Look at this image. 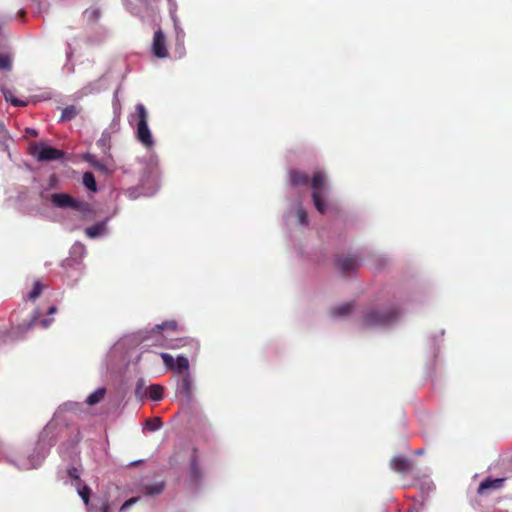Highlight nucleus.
Returning a JSON list of instances; mask_svg holds the SVG:
<instances>
[{
    "instance_id": "obj_31",
    "label": "nucleus",
    "mask_w": 512,
    "mask_h": 512,
    "mask_svg": "<svg viewBox=\"0 0 512 512\" xmlns=\"http://www.w3.org/2000/svg\"><path fill=\"white\" fill-rule=\"evenodd\" d=\"M139 500V497H132L130 499H128L127 501H125L121 508H120V511H125L126 509H128L130 506H132L134 503H136L137 501Z\"/></svg>"
},
{
    "instance_id": "obj_22",
    "label": "nucleus",
    "mask_w": 512,
    "mask_h": 512,
    "mask_svg": "<svg viewBox=\"0 0 512 512\" xmlns=\"http://www.w3.org/2000/svg\"><path fill=\"white\" fill-rule=\"evenodd\" d=\"M85 160L90 163L95 169L99 170V171H102V172H106L107 171V167L104 163H102L101 161H99L96 156L94 155H91V154H87L86 157H85Z\"/></svg>"
},
{
    "instance_id": "obj_25",
    "label": "nucleus",
    "mask_w": 512,
    "mask_h": 512,
    "mask_svg": "<svg viewBox=\"0 0 512 512\" xmlns=\"http://www.w3.org/2000/svg\"><path fill=\"white\" fill-rule=\"evenodd\" d=\"M12 68V61L9 55L0 53V70L9 71Z\"/></svg>"
},
{
    "instance_id": "obj_14",
    "label": "nucleus",
    "mask_w": 512,
    "mask_h": 512,
    "mask_svg": "<svg viewBox=\"0 0 512 512\" xmlns=\"http://www.w3.org/2000/svg\"><path fill=\"white\" fill-rule=\"evenodd\" d=\"M10 135L5 126L0 123V150L8 152Z\"/></svg>"
},
{
    "instance_id": "obj_27",
    "label": "nucleus",
    "mask_w": 512,
    "mask_h": 512,
    "mask_svg": "<svg viewBox=\"0 0 512 512\" xmlns=\"http://www.w3.org/2000/svg\"><path fill=\"white\" fill-rule=\"evenodd\" d=\"M297 218L301 225H307L308 224V216L307 212L303 207H299L297 210Z\"/></svg>"
},
{
    "instance_id": "obj_35",
    "label": "nucleus",
    "mask_w": 512,
    "mask_h": 512,
    "mask_svg": "<svg viewBox=\"0 0 512 512\" xmlns=\"http://www.w3.org/2000/svg\"><path fill=\"white\" fill-rule=\"evenodd\" d=\"M56 311H57V308H56L55 306H51V307L48 309V312H47V313H48L49 315H52V314L56 313Z\"/></svg>"
},
{
    "instance_id": "obj_38",
    "label": "nucleus",
    "mask_w": 512,
    "mask_h": 512,
    "mask_svg": "<svg viewBox=\"0 0 512 512\" xmlns=\"http://www.w3.org/2000/svg\"><path fill=\"white\" fill-rule=\"evenodd\" d=\"M167 347L174 349V348L178 347V345H167Z\"/></svg>"
},
{
    "instance_id": "obj_2",
    "label": "nucleus",
    "mask_w": 512,
    "mask_h": 512,
    "mask_svg": "<svg viewBox=\"0 0 512 512\" xmlns=\"http://www.w3.org/2000/svg\"><path fill=\"white\" fill-rule=\"evenodd\" d=\"M310 185L315 208L320 214H325L327 211V203L325 201L327 190L325 174L321 171L314 172Z\"/></svg>"
},
{
    "instance_id": "obj_26",
    "label": "nucleus",
    "mask_w": 512,
    "mask_h": 512,
    "mask_svg": "<svg viewBox=\"0 0 512 512\" xmlns=\"http://www.w3.org/2000/svg\"><path fill=\"white\" fill-rule=\"evenodd\" d=\"M160 356H161L165 366L168 369L173 370V368L175 366V360H174L173 356L168 353H161Z\"/></svg>"
},
{
    "instance_id": "obj_9",
    "label": "nucleus",
    "mask_w": 512,
    "mask_h": 512,
    "mask_svg": "<svg viewBox=\"0 0 512 512\" xmlns=\"http://www.w3.org/2000/svg\"><path fill=\"white\" fill-rule=\"evenodd\" d=\"M193 383L190 375L187 373L180 381L177 393L185 398L187 401H191L193 399Z\"/></svg>"
},
{
    "instance_id": "obj_30",
    "label": "nucleus",
    "mask_w": 512,
    "mask_h": 512,
    "mask_svg": "<svg viewBox=\"0 0 512 512\" xmlns=\"http://www.w3.org/2000/svg\"><path fill=\"white\" fill-rule=\"evenodd\" d=\"M38 321H39V322L41 323V325H42L43 327H45V328H47V327L51 324V322H52V320H49V319H42V320H39V319H38V316H36V315H35V316H33V318L31 319L30 324H29V327H30L31 325L36 324Z\"/></svg>"
},
{
    "instance_id": "obj_24",
    "label": "nucleus",
    "mask_w": 512,
    "mask_h": 512,
    "mask_svg": "<svg viewBox=\"0 0 512 512\" xmlns=\"http://www.w3.org/2000/svg\"><path fill=\"white\" fill-rule=\"evenodd\" d=\"M164 487L165 486H164L163 482L155 483L153 485L146 486L145 492L147 495H150V496L158 495L164 490Z\"/></svg>"
},
{
    "instance_id": "obj_12",
    "label": "nucleus",
    "mask_w": 512,
    "mask_h": 512,
    "mask_svg": "<svg viewBox=\"0 0 512 512\" xmlns=\"http://www.w3.org/2000/svg\"><path fill=\"white\" fill-rule=\"evenodd\" d=\"M354 310V304L352 302H348L336 307H333L330 311L333 317H343L351 314Z\"/></svg>"
},
{
    "instance_id": "obj_19",
    "label": "nucleus",
    "mask_w": 512,
    "mask_h": 512,
    "mask_svg": "<svg viewBox=\"0 0 512 512\" xmlns=\"http://www.w3.org/2000/svg\"><path fill=\"white\" fill-rule=\"evenodd\" d=\"M83 184L88 190H90L92 192L97 191V184H96V180H95L93 173H91V172L84 173Z\"/></svg>"
},
{
    "instance_id": "obj_39",
    "label": "nucleus",
    "mask_w": 512,
    "mask_h": 512,
    "mask_svg": "<svg viewBox=\"0 0 512 512\" xmlns=\"http://www.w3.org/2000/svg\"><path fill=\"white\" fill-rule=\"evenodd\" d=\"M169 2H171L172 0H168Z\"/></svg>"
},
{
    "instance_id": "obj_29",
    "label": "nucleus",
    "mask_w": 512,
    "mask_h": 512,
    "mask_svg": "<svg viewBox=\"0 0 512 512\" xmlns=\"http://www.w3.org/2000/svg\"><path fill=\"white\" fill-rule=\"evenodd\" d=\"M91 490L88 486H84L83 488L79 489V495L85 502V504H88L89 498H90Z\"/></svg>"
},
{
    "instance_id": "obj_5",
    "label": "nucleus",
    "mask_w": 512,
    "mask_h": 512,
    "mask_svg": "<svg viewBox=\"0 0 512 512\" xmlns=\"http://www.w3.org/2000/svg\"><path fill=\"white\" fill-rule=\"evenodd\" d=\"M51 202L58 208H71L83 214L92 212V207L88 202L79 201L66 193H54L51 195Z\"/></svg>"
},
{
    "instance_id": "obj_13",
    "label": "nucleus",
    "mask_w": 512,
    "mask_h": 512,
    "mask_svg": "<svg viewBox=\"0 0 512 512\" xmlns=\"http://www.w3.org/2000/svg\"><path fill=\"white\" fill-rule=\"evenodd\" d=\"M164 389L159 384L150 385L147 389L148 397L153 401H160L163 398Z\"/></svg>"
},
{
    "instance_id": "obj_36",
    "label": "nucleus",
    "mask_w": 512,
    "mask_h": 512,
    "mask_svg": "<svg viewBox=\"0 0 512 512\" xmlns=\"http://www.w3.org/2000/svg\"><path fill=\"white\" fill-rule=\"evenodd\" d=\"M108 510H109V506L108 505H103L102 512H108Z\"/></svg>"
},
{
    "instance_id": "obj_21",
    "label": "nucleus",
    "mask_w": 512,
    "mask_h": 512,
    "mask_svg": "<svg viewBox=\"0 0 512 512\" xmlns=\"http://www.w3.org/2000/svg\"><path fill=\"white\" fill-rule=\"evenodd\" d=\"M46 287L41 281L37 280L34 282L33 289L29 292L27 298L31 301L36 300L40 294L42 293L43 289Z\"/></svg>"
},
{
    "instance_id": "obj_23",
    "label": "nucleus",
    "mask_w": 512,
    "mask_h": 512,
    "mask_svg": "<svg viewBox=\"0 0 512 512\" xmlns=\"http://www.w3.org/2000/svg\"><path fill=\"white\" fill-rule=\"evenodd\" d=\"M162 427L160 417L149 418L145 421V428L149 431H157Z\"/></svg>"
},
{
    "instance_id": "obj_1",
    "label": "nucleus",
    "mask_w": 512,
    "mask_h": 512,
    "mask_svg": "<svg viewBox=\"0 0 512 512\" xmlns=\"http://www.w3.org/2000/svg\"><path fill=\"white\" fill-rule=\"evenodd\" d=\"M400 311L396 307H389L387 309H368L362 318L361 326L363 328H375L386 326L398 318Z\"/></svg>"
},
{
    "instance_id": "obj_11",
    "label": "nucleus",
    "mask_w": 512,
    "mask_h": 512,
    "mask_svg": "<svg viewBox=\"0 0 512 512\" xmlns=\"http://www.w3.org/2000/svg\"><path fill=\"white\" fill-rule=\"evenodd\" d=\"M503 478L496 479H486L482 481L478 487V494L484 495L487 494L490 490L500 489L503 485Z\"/></svg>"
},
{
    "instance_id": "obj_37",
    "label": "nucleus",
    "mask_w": 512,
    "mask_h": 512,
    "mask_svg": "<svg viewBox=\"0 0 512 512\" xmlns=\"http://www.w3.org/2000/svg\"><path fill=\"white\" fill-rule=\"evenodd\" d=\"M415 454H417V455H421V454H423V450H422V449L417 450V451L415 452Z\"/></svg>"
},
{
    "instance_id": "obj_32",
    "label": "nucleus",
    "mask_w": 512,
    "mask_h": 512,
    "mask_svg": "<svg viewBox=\"0 0 512 512\" xmlns=\"http://www.w3.org/2000/svg\"><path fill=\"white\" fill-rule=\"evenodd\" d=\"M68 475H69V477H70V478H72V479L80 480V478H79V474H78V470H77V468H75V467H72V468H70V469L68 470Z\"/></svg>"
},
{
    "instance_id": "obj_33",
    "label": "nucleus",
    "mask_w": 512,
    "mask_h": 512,
    "mask_svg": "<svg viewBox=\"0 0 512 512\" xmlns=\"http://www.w3.org/2000/svg\"><path fill=\"white\" fill-rule=\"evenodd\" d=\"M10 101L16 107L25 106V102L18 100L16 98L10 99Z\"/></svg>"
},
{
    "instance_id": "obj_4",
    "label": "nucleus",
    "mask_w": 512,
    "mask_h": 512,
    "mask_svg": "<svg viewBox=\"0 0 512 512\" xmlns=\"http://www.w3.org/2000/svg\"><path fill=\"white\" fill-rule=\"evenodd\" d=\"M136 116L138 118L137 123V139L147 148L154 145L151 131L148 127V113L145 106L141 103L135 107Z\"/></svg>"
},
{
    "instance_id": "obj_6",
    "label": "nucleus",
    "mask_w": 512,
    "mask_h": 512,
    "mask_svg": "<svg viewBox=\"0 0 512 512\" xmlns=\"http://www.w3.org/2000/svg\"><path fill=\"white\" fill-rule=\"evenodd\" d=\"M151 51L152 54L159 59H164L169 56L166 37L160 28L154 32Z\"/></svg>"
},
{
    "instance_id": "obj_10",
    "label": "nucleus",
    "mask_w": 512,
    "mask_h": 512,
    "mask_svg": "<svg viewBox=\"0 0 512 512\" xmlns=\"http://www.w3.org/2000/svg\"><path fill=\"white\" fill-rule=\"evenodd\" d=\"M288 177L293 188L306 187L309 184L308 175L300 170L291 169Z\"/></svg>"
},
{
    "instance_id": "obj_3",
    "label": "nucleus",
    "mask_w": 512,
    "mask_h": 512,
    "mask_svg": "<svg viewBox=\"0 0 512 512\" xmlns=\"http://www.w3.org/2000/svg\"><path fill=\"white\" fill-rule=\"evenodd\" d=\"M28 150L29 154L39 162L56 161L64 157L62 150L48 146L44 142H32Z\"/></svg>"
},
{
    "instance_id": "obj_18",
    "label": "nucleus",
    "mask_w": 512,
    "mask_h": 512,
    "mask_svg": "<svg viewBox=\"0 0 512 512\" xmlns=\"http://www.w3.org/2000/svg\"><path fill=\"white\" fill-rule=\"evenodd\" d=\"M177 329V322L174 320H168L163 322L162 324L156 325L151 333H161L164 330L175 331Z\"/></svg>"
},
{
    "instance_id": "obj_34",
    "label": "nucleus",
    "mask_w": 512,
    "mask_h": 512,
    "mask_svg": "<svg viewBox=\"0 0 512 512\" xmlns=\"http://www.w3.org/2000/svg\"><path fill=\"white\" fill-rule=\"evenodd\" d=\"M26 134L32 137H36L38 135L37 131L33 128H26Z\"/></svg>"
},
{
    "instance_id": "obj_16",
    "label": "nucleus",
    "mask_w": 512,
    "mask_h": 512,
    "mask_svg": "<svg viewBox=\"0 0 512 512\" xmlns=\"http://www.w3.org/2000/svg\"><path fill=\"white\" fill-rule=\"evenodd\" d=\"M189 370V361L185 356H178L175 361L173 371L177 374H182Z\"/></svg>"
},
{
    "instance_id": "obj_7",
    "label": "nucleus",
    "mask_w": 512,
    "mask_h": 512,
    "mask_svg": "<svg viewBox=\"0 0 512 512\" xmlns=\"http://www.w3.org/2000/svg\"><path fill=\"white\" fill-rule=\"evenodd\" d=\"M336 266L342 274H350L359 267V260L356 255L339 256Z\"/></svg>"
},
{
    "instance_id": "obj_8",
    "label": "nucleus",
    "mask_w": 512,
    "mask_h": 512,
    "mask_svg": "<svg viewBox=\"0 0 512 512\" xmlns=\"http://www.w3.org/2000/svg\"><path fill=\"white\" fill-rule=\"evenodd\" d=\"M390 467L395 472L401 474H410L414 469L412 461L402 455L393 457L390 461Z\"/></svg>"
},
{
    "instance_id": "obj_15",
    "label": "nucleus",
    "mask_w": 512,
    "mask_h": 512,
    "mask_svg": "<svg viewBox=\"0 0 512 512\" xmlns=\"http://www.w3.org/2000/svg\"><path fill=\"white\" fill-rule=\"evenodd\" d=\"M104 230H105V222H99L90 227H87L85 229V234L89 238H95V237L101 235L104 232Z\"/></svg>"
},
{
    "instance_id": "obj_17",
    "label": "nucleus",
    "mask_w": 512,
    "mask_h": 512,
    "mask_svg": "<svg viewBox=\"0 0 512 512\" xmlns=\"http://www.w3.org/2000/svg\"><path fill=\"white\" fill-rule=\"evenodd\" d=\"M105 393V388H98L96 391H94L87 397L86 403L88 405H95L99 403L101 400H103Z\"/></svg>"
},
{
    "instance_id": "obj_28",
    "label": "nucleus",
    "mask_w": 512,
    "mask_h": 512,
    "mask_svg": "<svg viewBox=\"0 0 512 512\" xmlns=\"http://www.w3.org/2000/svg\"><path fill=\"white\" fill-rule=\"evenodd\" d=\"M190 466H191V474H192V476L197 479L199 477V475H200V472H199V468H198V464H197V460H196L195 454H193L191 456Z\"/></svg>"
},
{
    "instance_id": "obj_20",
    "label": "nucleus",
    "mask_w": 512,
    "mask_h": 512,
    "mask_svg": "<svg viewBox=\"0 0 512 512\" xmlns=\"http://www.w3.org/2000/svg\"><path fill=\"white\" fill-rule=\"evenodd\" d=\"M78 112L79 111L76 106H74V105L67 106L62 111L61 120L62 121H70L77 116Z\"/></svg>"
}]
</instances>
